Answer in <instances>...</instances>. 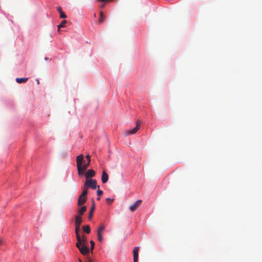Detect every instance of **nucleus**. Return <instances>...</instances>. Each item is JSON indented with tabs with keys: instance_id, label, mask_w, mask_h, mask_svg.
I'll return each mask as SVG.
<instances>
[{
	"instance_id": "obj_1",
	"label": "nucleus",
	"mask_w": 262,
	"mask_h": 262,
	"mask_svg": "<svg viewBox=\"0 0 262 262\" xmlns=\"http://www.w3.org/2000/svg\"><path fill=\"white\" fill-rule=\"evenodd\" d=\"M86 158L88 160V163H84L82 165L83 155L82 154H80L76 157L77 170L79 175H82L90 165L91 162L90 156L88 155L86 156Z\"/></svg>"
},
{
	"instance_id": "obj_2",
	"label": "nucleus",
	"mask_w": 262,
	"mask_h": 262,
	"mask_svg": "<svg viewBox=\"0 0 262 262\" xmlns=\"http://www.w3.org/2000/svg\"><path fill=\"white\" fill-rule=\"evenodd\" d=\"M141 126V122L140 121H138L136 122V126L133 129H129L125 130L124 132V135L125 136H127L132 135L135 134L138 130L139 129Z\"/></svg>"
},
{
	"instance_id": "obj_3",
	"label": "nucleus",
	"mask_w": 262,
	"mask_h": 262,
	"mask_svg": "<svg viewBox=\"0 0 262 262\" xmlns=\"http://www.w3.org/2000/svg\"><path fill=\"white\" fill-rule=\"evenodd\" d=\"M85 185L89 188L93 189H95L97 187L99 188V186L97 185L96 180L92 179H87L85 183Z\"/></svg>"
},
{
	"instance_id": "obj_4",
	"label": "nucleus",
	"mask_w": 262,
	"mask_h": 262,
	"mask_svg": "<svg viewBox=\"0 0 262 262\" xmlns=\"http://www.w3.org/2000/svg\"><path fill=\"white\" fill-rule=\"evenodd\" d=\"M80 252L83 255H86L89 252V247L86 245H79V246L77 247Z\"/></svg>"
},
{
	"instance_id": "obj_5",
	"label": "nucleus",
	"mask_w": 262,
	"mask_h": 262,
	"mask_svg": "<svg viewBox=\"0 0 262 262\" xmlns=\"http://www.w3.org/2000/svg\"><path fill=\"white\" fill-rule=\"evenodd\" d=\"M141 203H142L141 200H138L137 202H135L133 205H132L129 207V210L132 212L135 211L136 210L137 208L141 205Z\"/></svg>"
},
{
	"instance_id": "obj_6",
	"label": "nucleus",
	"mask_w": 262,
	"mask_h": 262,
	"mask_svg": "<svg viewBox=\"0 0 262 262\" xmlns=\"http://www.w3.org/2000/svg\"><path fill=\"white\" fill-rule=\"evenodd\" d=\"M86 196H84L82 195V194H80L78 199V205L79 206H82L86 202Z\"/></svg>"
},
{
	"instance_id": "obj_7",
	"label": "nucleus",
	"mask_w": 262,
	"mask_h": 262,
	"mask_svg": "<svg viewBox=\"0 0 262 262\" xmlns=\"http://www.w3.org/2000/svg\"><path fill=\"white\" fill-rule=\"evenodd\" d=\"M139 247H136L133 250L134 262H137L138 260V252Z\"/></svg>"
},
{
	"instance_id": "obj_8",
	"label": "nucleus",
	"mask_w": 262,
	"mask_h": 262,
	"mask_svg": "<svg viewBox=\"0 0 262 262\" xmlns=\"http://www.w3.org/2000/svg\"><path fill=\"white\" fill-rule=\"evenodd\" d=\"M86 242V237L84 235H82L81 237L80 236V241H77L76 246L77 247H78L79 245H85Z\"/></svg>"
},
{
	"instance_id": "obj_9",
	"label": "nucleus",
	"mask_w": 262,
	"mask_h": 262,
	"mask_svg": "<svg viewBox=\"0 0 262 262\" xmlns=\"http://www.w3.org/2000/svg\"><path fill=\"white\" fill-rule=\"evenodd\" d=\"M95 175V172L93 169L88 170L85 173V177L87 179H90V178L94 177Z\"/></svg>"
},
{
	"instance_id": "obj_10",
	"label": "nucleus",
	"mask_w": 262,
	"mask_h": 262,
	"mask_svg": "<svg viewBox=\"0 0 262 262\" xmlns=\"http://www.w3.org/2000/svg\"><path fill=\"white\" fill-rule=\"evenodd\" d=\"M108 179V176L105 170H103L101 176V181L102 183H106Z\"/></svg>"
},
{
	"instance_id": "obj_11",
	"label": "nucleus",
	"mask_w": 262,
	"mask_h": 262,
	"mask_svg": "<svg viewBox=\"0 0 262 262\" xmlns=\"http://www.w3.org/2000/svg\"><path fill=\"white\" fill-rule=\"evenodd\" d=\"M86 210V206H82L81 207L79 208L77 210L78 214L76 216H80V217H82V215H83V214Z\"/></svg>"
},
{
	"instance_id": "obj_12",
	"label": "nucleus",
	"mask_w": 262,
	"mask_h": 262,
	"mask_svg": "<svg viewBox=\"0 0 262 262\" xmlns=\"http://www.w3.org/2000/svg\"><path fill=\"white\" fill-rule=\"evenodd\" d=\"M95 208V202H94V201H93V204H92V206L91 207V210L89 212V220H91L92 218Z\"/></svg>"
},
{
	"instance_id": "obj_13",
	"label": "nucleus",
	"mask_w": 262,
	"mask_h": 262,
	"mask_svg": "<svg viewBox=\"0 0 262 262\" xmlns=\"http://www.w3.org/2000/svg\"><path fill=\"white\" fill-rule=\"evenodd\" d=\"M75 225V233L76 235V238L77 241H80V234H79V229L80 225Z\"/></svg>"
},
{
	"instance_id": "obj_14",
	"label": "nucleus",
	"mask_w": 262,
	"mask_h": 262,
	"mask_svg": "<svg viewBox=\"0 0 262 262\" xmlns=\"http://www.w3.org/2000/svg\"><path fill=\"white\" fill-rule=\"evenodd\" d=\"M57 11L60 13V17L61 18H65L67 17L66 15L64 14V13L62 11V9L60 7H58L57 8Z\"/></svg>"
},
{
	"instance_id": "obj_15",
	"label": "nucleus",
	"mask_w": 262,
	"mask_h": 262,
	"mask_svg": "<svg viewBox=\"0 0 262 262\" xmlns=\"http://www.w3.org/2000/svg\"><path fill=\"white\" fill-rule=\"evenodd\" d=\"M75 225H80L82 222V217H80V216H75Z\"/></svg>"
},
{
	"instance_id": "obj_16",
	"label": "nucleus",
	"mask_w": 262,
	"mask_h": 262,
	"mask_svg": "<svg viewBox=\"0 0 262 262\" xmlns=\"http://www.w3.org/2000/svg\"><path fill=\"white\" fill-rule=\"evenodd\" d=\"M88 187L85 185V184L84 183V186L83 187V189H82V192L81 194H82V195H85V196H86L87 194H88Z\"/></svg>"
},
{
	"instance_id": "obj_17",
	"label": "nucleus",
	"mask_w": 262,
	"mask_h": 262,
	"mask_svg": "<svg viewBox=\"0 0 262 262\" xmlns=\"http://www.w3.org/2000/svg\"><path fill=\"white\" fill-rule=\"evenodd\" d=\"M28 80V78H17L16 81L19 83L26 82Z\"/></svg>"
},
{
	"instance_id": "obj_18",
	"label": "nucleus",
	"mask_w": 262,
	"mask_h": 262,
	"mask_svg": "<svg viewBox=\"0 0 262 262\" xmlns=\"http://www.w3.org/2000/svg\"><path fill=\"white\" fill-rule=\"evenodd\" d=\"M82 230L83 232L89 234L91 232L90 227L89 225H86L82 226Z\"/></svg>"
},
{
	"instance_id": "obj_19",
	"label": "nucleus",
	"mask_w": 262,
	"mask_h": 262,
	"mask_svg": "<svg viewBox=\"0 0 262 262\" xmlns=\"http://www.w3.org/2000/svg\"><path fill=\"white\" fill-rule=\"evenodd\" d=\"M105 229V226L103 224H101L99 227L98 228V230H97V233H102V232Z\"/></svg>"
},
{
	"instance_id": "obj_20",
	"label": "nucleus",
	"mask_w": 262,
	"mask_h": 262,
	"mask_svg": "<svg viewBox=\"0 0 262 262\" xmlns=\"http://www.w3.org/2000/svg\"><path fill=\"white\" fill-rule=\"evenodd\" d=\"M104 21V17L103 16V14L102 12H100V17L99 18V23L101 24L103 23Z\"/></svg>"
},
{
	"instance_id": "obj_21",
	"label": "nucleus",
	"mask_w": 262,
	"mask_h": 262,
	"mask_svg": "<svg viewBox=\"0 0 262 262\" xmlns=\"http://www.w3.org/2000/svg\"><path fill=\"white\" fill-rule=\"evenodd\" d=\"M67 23V20H62L59 25L58 26V31H59L60 28L64 27L65 26L66 24Z\"/></svg>"
},
{
	"instance_id": "obj_22",
	"label": "nucleus",
	"mask_w": 262,
	"mask_h": 262,
	"mask_svg": "<svg viewBox=\"0 0 262 262\" xmlns=\"http://www.w3.org/2000/svg\"><path fill=\"white\" fill-rule=\"evenodd\" d=\"M97 238L99 242H102L103 240L102 234L101 233H97Z\"/></svg>"
},
{
	"instance_id": "obj_23",
	"label": "nucleus",
	"mask_w": 262,
	"mask_h": 262,
	"mask_svg": "<svg viewBox=\"0 0 262 262\" xmlns=\"http://www.w3.org/2000/svg\"><path fill=\"white\" fill-rule=\"evenodd\" d=\"M113 201H114L113 199H110V198L106 199V202L109 204H111L113 202Z\"/></svg>"
},
{
	"instance_id": "obj_24",
	"label": "nucleus",
	"mask_w": 262,
	"mask_h": 262,
	"mask_svg": "<svg viewBox=\"0 0 262 262\" xmlns=\"http://www.w3.org/2000/svg\"><path fill=\"white\" fill-rule=\"evenodd\" d=\"M90 244H91V249L93 250L94 248L95 243L92 240L90 241Z\"/></svg>"
},
{
	"instance_id": "obj_25",
	"label": "nucleus",
	"mask_w": 262,
	"mask_h": 262,
	"mask_svg": "<svg viewBox=\"0 0 262 262\" xmlns=\"http://www.w3.org/2000/svg\"><path fill=\"white\" fill-rule=\"evenodd\" d=\"M103 193V191L102 190H100L99 188H98V190L97 191V194L98 195H101Z\"/></svg>"
},
{
	"instance_id": "obj_26",
	"label": "nucleus",
	"mask_w": 262,
	"mask_h": 262,
	"mask_svg": "<svg viewBox=\"0 0 262 262\" xmlns=\"http://www.w3.org/2000/svg\"><path fill=\"white\" fill-rule=\"evenodd\" d=\"M3 243V242L1 239H0V245H1Z\"/></svg>"
},
{
	"instance_id": "obj_27",
	"label": "nucleus",
	"mask_w": 262,
	"mask_h": 262,
	"mask_svg": "<svg viewBox=\"0 0 262 262\" xmlns=\"http://www.w3.org/2000/svg\"><path fill=\"white\" fill-rule=\"evenodd\" d=\"M97 200H100V197L97 198Z\"/></svg>"
},
{
	"instance_id": "obj_28",
	"label": "nucleus",
	"mask_w": 262,
	"mask_h": 262,
	"mask_svg": "<svg viewBox=\"0 0 262 262\" xmlns=\"http://www.w3.org/2000/svg\"><path fill=\"white\" fill-rule=\"evenodd\" d=\"M79 262H82L81 259H79Z\"/></svg>"
},
{
	"instance_id": "obj_29",
	"label": "nucleus",
	"mask_w": 262,
	"mask_h": 262,
	"mask_svg": "<svg viewBox=\"0 0 262 262\" xmlns=\"http://www.w3.org/2000/svg\"><path fill=\"white\" fill-rule=\"evenodd\" d=\"M37 83L38 84H39V80H37Z\"/></svg>"
},
{
	"instance_id": "obj_30",
	"label": "nucleus",
	"mask_w": 262,
	"mask_h": 262,
	"mask_svg": "<svg viewBox=\"0 0 262 262\" xmlns=\"http://www.w3.org/2000/svg\"><path fill=\"white\" fill-rule=\"evenodd\" d=\"M87 262H92V261L90 260H89Z\"/></svg>"
}]
</instances>
